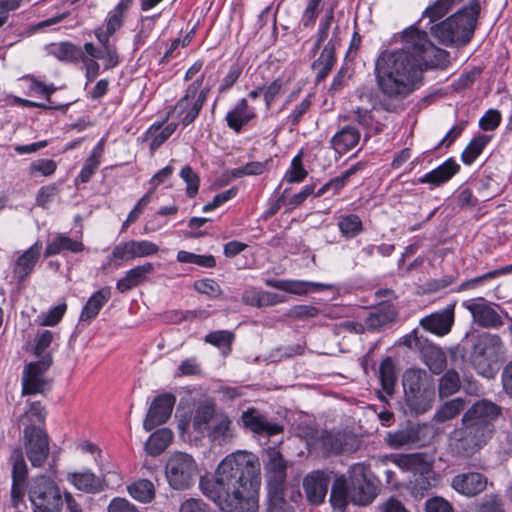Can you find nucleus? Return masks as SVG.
<instances>
[{
	"label": "nucleus",
	"mask_w": 512,
	"mask_h": 512,
	"mask_svg": "<svg viewBox=\"0 0 512 512\" xmlns=\"http://www.w3.org/2000/svg\"><path fill=\"white\" fill-rule=\"evenodd\" d=\"M402 41L401 49L382 51L374 65L376 86L383 97L380 105L389 112L419 88L426 69L448 61L447 51L434 46L426 32L413 26L403 31Z\"/></svg>",
	"instance_id": "nucleus-1"
},
{
	"label": "nucleus",
	"mask_w": 512,
	"mask_h": 512,
	"mask_svg": "<svg viewBox=\"0 0 512 512\" xmlns=\"http://www.w3.org/2000/svg\"><path fill=\"white\" fill-rule=\"evenodd\" d=\"M259 476L258 457L237 451L218 464L213 478L200 479V489L223 512H258Z\"/></svg>",
	"instance_id": "nucleus-2"
},
{
	"label": "nucleus",
	"mask_w": 512,
	"mask_h": 512,
	"mask_svg": "<svg viewBox=\"0 0 512 512\" xmlns=\"http://www.w3.org/2000/svg\"><path fill=\"white\" fill-rule=\"evenodd\" d=\"M479 13V1L471 0L466 7L432 26L431 33L444 45H465L474 33Z\"/></svg>",
	"instance_id": "nucleus-3"
},
{
	"label": "nucleus",
	"mask_w": 512,
	"mask_h": 512,
	"mask_svg": "<svg viewBox=\"0 0 512 512\" xmlns=\"http://www.w3.org/2000/svg\"><path fill=\"white\" fill-rule=\"evenodd\" d=\"M403 389L409 408L422 414L432 407L435 390L433 379L422 369H409L403 374Z\"/></svg>",
	"instance_id": "nucleus-4"
},
{
	"label": "nucleus",
	"mask_w": 512,
	"mask_h": 512,
	"mask_svg": "<svg viewBox=\"0 0 512 512\" xmlns=\"http://www.w3.org/2000/svg\"><path fill=\"white\" fill-rule=\"evenodd\" d=\"M33 512H61L63 496L56 482L46 475L33 478L28 487Z\"/></svg>",
	"instance_id": "nucleus-5"
},
{
	"label": "nucleus",
	"mask_w": 512,
	"mask_h": 512,
	"mask_svg": "<svg viewBox=\"0 0 512 512\" xmlns=\"http://www.w3.org/2000/svg\"><path fill=\"white\" fill-rule=\"evenodd\" d=\"M198 474V466L194 458L185 452H172L166 462L165 475L168 484L175 490L190 488Z\"/></svg>",
	"instance_id": "nucleus-6"
},
{
	"label": "nucleus",
	"mask_w": 512,
	"mask_h": 512,
	"mask_svg": "<svg viewBox=\"0 0 512 512\" xmlns=\"http://www.w3.org/2000/svg\"><path fill=\"white\" fill-rule=\"evenodd\" d=\"M202 82L203 76L192 82L188 86L185 95L176 103L171 111L184 126L189 125L197 118L208 97L209 88H203L199 91Z\"/></svg>",
	"instance_id": "nucleus-7"
},
{
	"label": "nucleus",
	"mask_w": 512,
	"mask_h": 512,
	"mask_svg": "<svg viewBox=\"0 0 512 512\" xmlns=\"http://www.w3.org/2000/svg\"><path fill=\"white\" fill-rule=\"evenodd\" d=\"M500 414V407L488 400H480L473 404L463 415L462 424L466 428L476 429L491 437L493 421Z\"/></svg>",
	"instance_id": "nucleus-8"
},
{
	"label": "nucleus",
	"mask_w": 512,
	"mask_h": 512,
	"mask_svg": "<svg viewBox=\"0 0 512 512\" xmlns=\"http://www.w3.org/2000/svg\"><path fill=\"white\" fill-rule=\"evenodd\" d=\"M52 364V356L46 353L36 362L25 365L22 372V396L43 394L49 385V381L45 377L46 371Z\"/></svg>",
	"instance_id": "nucleus-9"
},
{
	"label": "nucleus",
	"mask_w": 512,
	"mask_h": 512,
	"mask_svg": "<svg viewBox=\"0 0 512 512\" xmlns=\"http://www.w3.org/2000/svg\"><path fill=\"white\" fill-rule=\"evenodd\" d=\"M264 469L267 484V493L284 492L286 482L287 463L276 448H269L265 453Z\"/></svg>",
	"instance_id": "nucleus-10"
},
{
	"label": "nucleus",
	"mask_w": 512,
	"mask_h": 512,
	"mask_svg": "<svg viewBox=\"0 0 512 512\" xmlns=\"http://www.w3.org/2000/svg\"><path fill=\"white\" fill-rule=\"evenodd\" d=\"M26 455L33 467H42L50 453L49 436L45 430H23Z\"/></svg>",
	"instance_id": "nucleus-11"
},
{
	"label": "nucleus",
	"mask_w": 512,
	"mask_h": 512,
	"mask_svg": "<svg viewBox=\"0 0 512 512\" xmlns=\"http://www.w3.org/2000/svg\"><path fill=\"white\" fill-rule=\"evenodd\" d=\"M367 470L362 463L354 464L349 469L351 502L356 505H367L375 497L374 487L367 479Z\"/></svg>",
	"instance_id": "nucleus-12"
},
{
	"label": "nucleus",
	"mask_w": 512,
	"mask_h": 512,
	"mask_svg": "<svg viewBox=\"0 0 512 512\" xmlns=\"http://www.w3.org/2000/svg\"><path fill=\"white\" fill-rule=\"evenodd\" d=\"M471 313L473 321L483 328H498L503 325L502 318L496 308L499 306L483 298L470 300L464 303Z\"/></svg>",
	"instance_id": "nucleus-13"
},
{
	"label": "nucleus",
	"mask_w": 512,
	"mask_h": 512,
	"mask_svg": "<svg viewBox=\"0 0 512 512\" xmlns=\"http://www.w3.org/2000/svg\"><path fill=\"white\" fill-rule=\"evenodd\" d=\"M176 397L171 393H164L157 396L151 403L143 428L151 431L155 427L164 424L171 416Z\"/></svg>",
	"instance_id": "nucleus-14"
},
{
	"label": "nucleus",
	"mask_w": 512,
	"mask_h": 512,
	"mask_svg": "<svg viewBox=\"0 0 512 512\" xmlns=\"http://www.w3.org/2000/svg\"><path fill=\"white\" fill-rule=\"evenodd\" d=\"M159 252V246L148 240H129L118 243L112 250V259L131 261L148 257Z\"/></svg>",
	"instance_id": "nucleus-15"
},
{
	"label": "nucleus",
	"mask_w": 512,
	"mask_h": 512,
	"mask_svg": "<svg viewBox=\"0 0 512 512\" xmlns=\"http://www.w3.org/2000/svg\"><path fill=\"white\" fill-rule=\"evenodd\" d=\"M500 346H502V340L497 335L486 334L479 338L474 345L471 361L480 373L484 374V368L496 356Z\"/></svg>",
	"instance_id": "nucleus-16"
},
{
	"label": "nucleus",
	"mask_w": 512,
	"mask_h": 512,
	"mask_svg": "<svg viewBox=\"0 0 512 512\" xmlns=\"http://www.w3.org/2000/svg\"><path fill=\"white\" fill-rule=\"evenodd\" d=\"M490 437L476 429L466 428L455 433L454 451L463 457H469L480 450Z\"/></svg>",
	"instance_id": "nucleus-17"
},
{
	"label": "nucleus",
	"mask_w": 512,
	"mask_h": 512,
	"mask_svg": "<svg viewBox=\"0 0 512 512\" xmlns=\"http://www.w3.org/2000/svg\"><path fill=\"white\" fill-rule=\"evenodd\" d=\"M330 484L329 473L322 470H314L303 479V488L308 501L319 505L324 502Z\"/></svg>",
	"instance_id": "nucleus-18"
},
{
	"label": "nucleus",
	"mask_w": 512,
	"mask_h": 512,
	"mask_svg": "<svg viewBox=\"0 0 512 512\" xmlns=\"http://www.w3.org/2000/svg\"><path fill=\"white\" fill-rule=\"evenodd\" d=\"M338 34L339 27L335 26L331 39L324 46L320 56L312 64V70L315 73L317 83L327 77L336 62L335 49L339 42Z\"/></svg>",
	"instance_id": "nucleus-19"
},
{
	"label": "nucleus",
	"mask_w": 512,
	"mask_h": 512,
	"mask_svg": "<svg viewBox=\"0 0 512 512\" xmlns=\"http://www.w3.org/2000/svg\"><path fill=\"white\" fill-rule=\"evenodd\" d=\"M393 462L404 471H411L422 477L421 488L426 489L430 485L428 475L431 473V463L421 453L397 455Z\"/></svg>",
	"instance_id": "nucleus-20"
},
{
	"label": "nucleus",
	"mask_w": 512,
	"mask_h": 512,
	"mask_svg": "<svg viewBox=\"0 0 512 512\" xmlns=\"http://www.w3.org/2000/svg\"><path fill=\"white\" fill-rule=\"evenodd\" d=\"M451 486L466 497H474L486 489L487 477L478 472L461 473L453 477Z\"/></svg>",
	"instance_id": "nucleus-21"
},
{
	"label": "nucleus",
	"mask_w": 512,
	"mask_h": 512,
	"mask_svg": "<svg viewBox=\"0 0 512 512\" xmlns=\"http://www.w3.org/2000/svg\"><path fill=\"white\" fill-rule=\"evenodd\" d=\"M454 323V308L448 306L445 309L432 313L420 321L421 326L438 336H443L451 331Z\"/></svg>",
	"instance_id": "nucleus-22"
},
{
	"label": "nucleus",
	"mask_w": 512,
	"mask_h": 512,
	"mask_svg": "<svg viewBox=\"0 0 512 512\" xmlns=\"http://www.w3.org/2000/svg\"><path fill=\"white\" fill-rule=\"evenodd\" d=\"M243 425L257 434L269 436L277 435L283 431L282 426L266 421L265 417L255 408H249L241 415Z\"/></svg>",
	"instance_id": "nucleus-23"
},
{
	"label": "nucleus",
	"mask_w": 512,
	"mask_h": 512,
	"mask_svg": "<svg viewBox=\"0 0 512 512\" xmlns=\"http://www.w3.org/2000/svg\"><path fill=\"white\" fill-rule=\"evenodd\" d=\"M41 249L42 243L37 241L17 258L13 267V273L19 281H23L31 274L40 257Z\"/></svg>",
	"instance_id": "nucleus-24"
},
{
	"label": "nucleus",
	"mask_w": 512,
	"mask_h": 512,
	"mask_svg": "<svg viewBox=\"0 0 512 512\" xmlns=\"http://www.w3.org/2000/svg\"><path fill=\"white\" fill-rule=\"evenodd\" d=\"M267 285L281 291L297 295H304L309 292L320 291L331 288L330 285L297 280H267Z\"/></svg>",
	"instance_id": "nucleus-25"
},
{
	"label": "nucleus",
	"mask_w": 512,
	"mask_h": 512,
	"mask_svg": "<svg viewBox=\"0 0 512 512\" xmlns=\"http://www.w3.org/2000/svg\"><path fill=\"white\" fill-rule=\"evenodd\" d=\"M155 269L153 263L147 262L142 265H138L126 272L125 276L118 280L116 284L117 290L121 293H125L132 288L140 285L147 280V276L151 274Z\"/></svg>",
	"instance_id": "nucleus-26"
},
{
	"label": "nucleus",
	"mask_w": 512,
	"mask_h": 512,
	"mask_svg": "<svg viewBox=\"0 0 512 512\" xmlns=\"http://www.w3.org/2000/svg\"><path fill=\"white\" fill-rule=\"evenodd\" d=\"M231 419L220 413L216 416L213 425L207 431L208 437L213 444L224 445L232 441L234 438V432L231 427Z\"/></svg>",
	"instance_id": "nucleus-27"
},
{
	"label": "nucleus",
	"mask_w": 512,
	"mask_h": 512,
	"mask_svg": "<svg viewBox=\"0 0 512 512\" xmlns=\"http://www.w3.org/2000/svg\"><path fill=\"white\" fill-rule=\"evenodd\" d=\"M255 116L254 109L249 107L247 100L243 98L227 113L226 121L229 128L239 133Z\"/></svg>",
	"instance_id": "nucleus-28"
},
{
	"label": "nucleus",
	"mask_w": 512,
	"mask_h": 512,
	"mask_svg": "<svg viewBox=\"0 0 512 512\" xmlns=\"http://www.w3.org/2000/svg\"><path fill=\"white\" fill-rule=\"evenodd\" d=\"M67 480L78 490L97 493L103 490V480L90 471L69 473Z\"/></svg>",
	"instance_id": "nucleus-29"
},
{
	"label": "nucleus",
	"mask_w": 512,
	"mask_h": 512,
	"mask_svg": "<svg viewBox=\"0 0 512 512\" xmlns=\"http://www.w3.org/2000/svg\"><path fill=\"white\" fill-rule=\"evenodd\" d=\"M360 132L352 126H344L331 138L332 148L339 154L353 149L360 140Z\"/></svg>",
	"instance_id": "nucleus-30"
},
{
	"label": "nucleus",
	"mask_w": 512,
	"mask_h": 512,
	"mask_svg": "<svg viewBox=\"0 0 512 512\" xmlns=\"http://www.w3.org/2000/svg\"><path fill=\"white\" fill-rule=\"evenodd\" d=\"M459 169L460 166L453 159H448L442 165L421 177L419 181L438 186L451 179Z\"/></svg>",
	"instance_id": "nucleus-31"
},
{
	"label": "nucleus",
	"mask_w": 512,
	"mask_h": 512,
	"mask_svg": "<svg viewBox=\"0 0 512 512\" xmlns=\"http://www.w3.org/2000/svg\"><path fill=\"white\" fill-rule=\"evenodd\" d=\"M83 250L84 244L82 242L73 240L63 234H57L51 241L48 242L44 256L48 258L60 254L64 251L79 253Z\"/></svg>",
	"instance_id": "nucleus-32"
},
{
	"label": "nucleus",
	"mask_w": 512,
	"mask_h": 512,
	"mask_svg": "<svg viewBox=\"0 0 512 512\" xmlns=\"http://www.w3.org/2000/svg\"><path fill=\"white\" fill-rule=\"evenodd\" d=\"M45 420L46 410L39 401L30 403L29 409L19 417V423L24 426V429L44 430L42 426Z\"/></svg>",
	"instance_id": "nucleus-33"
},
{
	"label": "nucleus",
	"mask_w": 512,
	"mask_h": 512,
	"mask_svg": "<svg viewBox=\"0 0 512 512\" xmlns=\"http://www.w3.org/2000/svg\"><path fill=\"white\" fill-rule=\"evenodd\" d=\"M351 490L344 475L335 478L330 494V503L335 509L344 510L351 502Z\"/></svg>",
	"instance_id": "nucleus-34"
},
{
	"label": "nucleus",
	"mask_w": 512,
	"mask_h": 512,
	"mask_svg": "<svg viewBox=\"0 0 512 512\" xmlns=\"http://www.w3.org/2000/svg\"><path fill=\"white\" fill-rule=\"evenodd\" d=\"M10 462L12 465V496L15 497L19 493V487L24 483L27 474L28 468L27 464L24 460L23 453L21 449H14L10 456Z\"/></svg>",
	"instance_id": "nucleus-35"
},
{
	"label": "nucleus",
	"mask_w": 512,
	"mask_h": 512,
	"mask_svg": "<svg viewBox=\"0 0 512 512\" xmlns=\"http://www.w3.org/2000/svg\"><path fill=\"white\" fill-rule=\"evenodd\" d=\"M397 313L388 304L381 305L371 312L366 318L365 325L370 331H376L395 320Z\"/></svg>",
	"instance_id": "nucleus-36"
},
{
	"label": "nucleus",
	"mask_w": 512,
	"mask_h": 512,
	"mask_svg": "<svg viewBox=\"0 0 512 512\" xmlns=\"http://www.w3.org/2000/svg\"><path fill=\"white\" fill-rule=\"evenodd\" d=\"M218 414L215 412V406L212 403L198 405L192 420L193 429L199 433L207 432Z\"/></svg>",
	"instance_id": "nucleus-37"
},
{
	"label": "nucleus",
	"mask_w": 512,
	"mask_h": 512,
	"mask_svg": "<svg viewBox=\"0 0 512 512\" xmlns=\"http://www.w3.org/2000/svg\"><path fill=\"white\" fill-rule=\"evenodd\" d=\"M110 298V290L108 288H102L95 292L87 301L82 309L80 320L90 321L95 318L105 303Z\"/></svg>",
	"instance_id": "nucleus-38"
},
{
	"label": "nucleus",
	"mask_w": 512,
	"mask_h": 512,
	"mask_svg": "<svg viewBox=\"0 0 512 512\" xmlns=\"http://www.w3.org/2000/svg\"><path fill=\"white\" fill-rule=\"evenodd\" d=\"M172 439L173 433L170 429H159L150 435L146 441L145 450L151 456H158L170 445Z\"/></svg>",
	"instance_id": "nucleus-39"
},
{
	"label": "nucleus",
	"mask_w": 512,
	"mask_h": 512,
	"mask_svg": "<svg viewBox=\"0 0 512 512\" xmlns=\"http://www.w3.org/2000/svg\"><path fill=\"white\" fill-rule=\"evenodd\" d=\"M177 128L176 123H169L163 125L161 123L153 124L146 132V137L150 139V150L153 152L157 150L170 136L175 132Z\"/></svg>",
	"instance_id": "nucleus-40"
},
{
	"label": "nucleus",
	"mask_w": 512,
	"mask_h": 512,
	"mask_svg": "<svg viewBox=\"0 0 512 512\" xmlns=\"http://www.w3.org/2000/svg\"><path fill=\"white\" fill-rule=\"evenodd\" d=\"M104 152V140L101 139L98 144L93 148L90 156L86 159L79 175L78 179L82 183H87L95 171L98 169L100 165V159Z\"/></svg>",
	"instance_id": "nucleus-41"
},
{
	"label": "nucleus",
	"mask_w": 512,
	"mask_h": 512,
	"mask_svg": "<svg viewBox=\"0 0 512 512\" xmlns=\"http://www.w3.org/2000/svg\"><path fill=\"white\" fill-rule=\"evenodd\" d=\"M47 51L49 55L60 61H76L82 58V50L69 42L51 44L47 47Z\"/></svg>",
	"instance_id": "nucleus-42"
},
{
	"label": "nucleus",
	"mask_w": 512,
	"mask_h": 512,
	"mask_svg": "<svg viewBox=\"0 0 512 512\" xmlns=\"http://www.w3.org/2000/svg\"><path fill=\"white\" fill-rule=\"evenodd\" d=\"M379 374L383 390L388 395H392L397 382V374L394 362L391 358L387 357L381 362Z\"/></svg>",
	"instance_id": "nucleus-43"
},
{
	"label": "nucleus",
	"mask_w": 512,
	"mask_h": 512,
	"mask_svg": "<svg viewBox=\"0 0 512 512\" xmlns=\"http://www.w3.org/2000/svg\"><path fill=\"white\" fill-rule=\"evenodd\" d=\"M425 364L434 374H440L446 366L445 353L436 346H429L422 351Z\"/></svg>",
	"instance_id": "nucleus-44"
},
{
	"label": "nucleus",
	"mask_w": 512,
	"mask_h": 512,
	"mask_svg": "<svg viewBox=\"0 0 512 512\" xmlns=\"http://www.w3.org/2000/svg\"><path fill=\"white\" fill-rule=\"evenodd\" d=\"M349 118L366 130V137L381 131L379 124L374 121L371 110L358 107L351 112Z\"/></svg>",
	"instance_id": "nucleus-45"
},
{
	"label": "nucleus",
	"mask_w": 512,
	"mask_h": 512,
	"mask_svg": "<svg viewBox=\"0 0 512 512\" xmlns=\"http://www.w3.org/2000/svg\"><path fill=\"white\" fill-rule=\"evenodd\" d=\"M128 492L134 499L143 503H149L155 497V487L147 479H141L129 485Z\"/></svg>",
	"instance_id": "nucleus-46"
},
{
	"label": "nucleus",
	"mask_w": 512,
	"mask_h": 512,
	"mask_svg": "<svg viewBox=\"0 0 512 512\" xmlns=\"http://www.w3.org/2000/svg\"><path fill=\"white\" fill-rule=\"evenodd\" d=\"M345 438L344 433L326 431L321 437L322 449L327 454H340L345 450Z\"/></svg>",
	"instance_id": "nucleus-47"
},
{
	"label": "nucleus",
	"mask_w": 512,
	"mask_h": 512,
	"mask_svg": "<svg viewBox=\"0 0 512 512\" xmlns=\"http://www.w3.org/2000/svg\"><path fill=\"white\" fill-rule=\"evenodd\" d=\"M417 441V431L410 427L395 432H390L386 436V442L392 448H400Z\"/></svg>",
	"instance_id": "nucleus-48"
},
{
	"label": "nucleus",
	"mask_w": 512,
	"mask_h": 512,
	"mask_svg": "<svg viewBox=\"0 0 512 512\" xmlns=\"http://www.w3.org/2000/svg\"><path fill=\"white\" fill-rule=\"evenodd\" d=\"M338 227L346 238H354L363 231V224L356 214L341 216L338 220Z\"/></svg>",
	"instance_id": "nucleus-49"
},
{
	"label": "nucleus",
	"mask_w": 512,
	"mask_h": 512,
	"mask_svg": "<svg viewBox=\"0 0 512 512\" xmlns=\"http://www.w3.org/2000/svg\"><path fill=\"white\" fill-rule=\"evenodd\" d=\"M490 138L486 135H479L473 138L462 152L461 158L466 165H471L482 153Z\"/></svg>",
	"instance_id": "nucleus-50"
},
{
	"label": "nucleus",
	"mask_w": 512,
	"mask_h": 512,
	"mask_svg": "<svg viewBox=\"0 0 512 512\" xmlns=\"http://www.w3.org/2000/svg\"><path fill=\"white\" fill-rule=\"evenodd\" d=\"M304 158L303 150H300L292 159L290 168L284 175V180L288 183H300L307 177V170L302 163Z\"/></svg>",
	"instance_id": "nucleus-51"
},
{
	"label": "nucleus",
	"mask_w": 512,
	"mask_h": 512,
	"mask_svg": "<svg viewBox=\"0 0 512 512\" xmlns=\"http://www.w3.org/2000/svg\"><path fill=\"white\" fill-rule=\"evenodd\" d=\"M96 38L101 44L97 58L104 60L105 67L108 69L115 67L118 64V54L115 46L110 42V39L102 34H98Z\"/></svg>",
	"instance_id": "nucleus-52"
},
{
	"label": "nucleus",
	"mask_w": 512,
	"mask_h": 512,
	"mask_svg": "<svg viewBox=\"0 0 512 512\" xmlns=\"http://www.w3.org/2000/svg\"><path fill=\"white\" fill-rule=\"evenodd\" d=\"M466 402L463 398L457 397L446 402L437 412V421L444 422L455 418L464 410Z\"/></svg>",
	"instance_id": "nucleus-53"
},
{
	"label": "nucleus",
	"mask_w": 512,
	"mask_h": 512,
	"mask_svg": "<svg viewBox=\"0 0 512 512\" xmlns=\"http://www.w3.org/2000/svg\"><path fill=\"white\" fill-rule=\"evenodd\" d=\"M234 339V333L228 330L213 331L205 336V342L217 348H227L224 355H227L230 352Z\"/></svg>",
	"instance_id": "nucleus-54"
},
{
	"label": "nucleus",
	"mask_w": 512,
	"mask_h": 512,
	"mask_svg": "<svg viewBox=\"0 0 512 512\" xmlns=\"http://www.w3.org/2000/svg\"><path fill=\"white\" fill-rule=\"evenodd\" d=\"M460 388V377L455 370H448L439 381V394L448 397L456 393Z\"/></svg>",
	"instance_id": "nucleus-55"
},
{
	"label": "nucleus",
	"mask_w": 512,
	"mask_h": 512,
	"mask_svg": "<svg viewBox=\"0 0 512 512\" xmlns=\"http://www.w3.org/2000/svg\"><path fill=\"white\" fill-rule=\"evenodd\" d=\"M177 260L181 263L195 264L205 268H212L216 265V260L212 255H198L184 250L177 253Z\"/></svg>",
	"instance_id": "nucleus-56"
},
{
	"label": "nucleus",
	"mask_w": 512,
	"mask_h": 512,
	"mask_svg": "<svg viewBox=\"0 0 512 512\" xmlns=\"http://www.w3.org/2000/svg\"><path fill=\"white\" fill-rule=\"evenodd\" d=\"M66 310H67V305H66V303L63 302V303L51 308L46 313L40 314L37 317L36 322L40 326H55L61 321Z\"/></svg>",
	"instance_id": "nucleus-57"
},
{
	"label": "nucleus",
	"mask_w": 512,
	"mask_h": 512,
	"mask_svg": "<svg viewBox=\"0 0 512 512\" xmlns=\"http://www.w3.org/2000/svg\"><path fill=\"white\" fill-rule=\"evenodd\" d=\"M284 492L267 493L266 512H294L293 508L284 499Z\"/></svg>",
	"instance_id": "nucleus-58"
},
{
	"label": "nucleus",
	"mask_w": 512,
	"mask_h": 512,
	"mask_svg": "<svg viewBox=\"0 0 512 512\" xmlns=\"http://www.w3.org/2000/svg\"><path fill=\"white\" fill-rule=\"evenodd\" d=\"M476 512H505L504 502L498 494L487 495L476 505Z\"/></svg>",
	"instance_id": "nucleus-59"
},
{
	"label": "nucleus",
	"mask_w": 512,
	"mask_h": 512,
	"mask_svg": "<svg viewBox=\"0 0 512 512\" xmlns=\"http://www.w3.org/2000/svg\"><path fill=\"white\" fill-rule=\"evenodd\" d=\"M57 164L52 159H38L33 161L29 166V174L32 177L50 176L56 171Z\"/></svg>",
	"instance_id": "nucleus-60"
},
{
	"label": "nucleus",
	"mask_w": 512,
	"mask_h": 512,
	"mask_svg": "<svg viewBox=\"0 0 512 512\" xmlns=\"http://www.w3.org/2000/svg\"><path fill=\"white\" fill-rule=\"evenodd\" d=\"M124 16L120 15V12L115 13L113 11L110 12L107 22L102 27H99L95 31V35L98 34L104 35L106 38L110 39V37L119 30L123 25Z\"/></svg>",
	"instance_id": "nucleus-61"
},
{
	"label": "nucleus",
	"mask_w": 512,
	"mask_h": 512,
	"mask_svg": "<svg viewBox=\"0 0 512 512\" xmlns=\"http://www.w3.org/2000/svg\"><path fill=\"white\" fill-rule=\"evenodd\" d=\"M180 177L186 183V194L188 197L193 198L199 189L200 179L199 176L193 171L190 166H185L180 172Z\"/></svg>",
	"instance_id": "nucleus-62"
},
{
	"label": "nucleus",
	"mask_w": 512,
	"mask_h": 512,
	"mask_svg": "<svg viewBox=\"0 0 512 512\" xmlns=\"http://www.w3.org/2000/svg\"><path fill=\"white\" fill-rule=\"evenodd\" d=\"M453 6L448 0H437L433 5L426 8L423 16L428 17L430 22H434L444 17Z\"/></svg>",
	"instance_id": "nucleus-63"
},
{
	"label": "nucleus",
	"mask_w": 512,
	"mask_h": 512,
	"mask_svg": "<svg viewBox=\"0 0 512 512\" xmlns=\"http://www.w3.org/2000/svg\"><path fill=\"white\" fill-rule=\"evenodd\" d=\"M320 314V310L313 305H296L288 311V316L296 320H307L315 318Z\"/></svg>",
	"instance_id": "nucleus-64"
}]
</instances>
